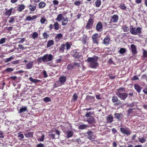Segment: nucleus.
I'll use <instances>...</instances> for the list:
<instances>
[{
	"label": "nucleus",
	"mask_w": 147,
	"mask_h": 147,
	"mask_svg": "<svg viewBox=\"0 0 147 147\" xmlns=\"http://www.w3.org/2000/svg\"><path fill=\"white\" fill-rule=\"evenodd\" d=\"M98 57L94 56L93 57H89L87 61L89 63L90 66L93 68H96L99 64L97 62Z\"/></svg>",
	"instance_id": "nucleus-1"
},
{
	"label": "nucleus",
	"mask_w": 147,
	"mask_h": 147,
	"mask_svg": "<svg viewBox=\"0 0 147 147\" xmlns=\"http://www.w3.org/2000/svg\"><path fill=\"white\" fill-rule=\"evenodd\" d=\"M124 92V88H121L118 89L116 92L117 95L121 100H125L128 96V94Z\"/></svg>",
	"instance_id": "nucleus-2"
},
{
	"label": "nucleus",
	"mask_w": 147,
	"mask_h": 147,
	"mask_svg": "<svg viewBox=\"0 0 147 147\" xmlns=\"http://www.w3.org/2000/svg\"><path fill=\"white\" fill-rule=\"evenodd\" d=\"M142 29L140 27H138L137 28H132L131 29L130 32L133 35L138 34L141 33Z\"/></svg>",
	"instance_id": "nucleus-3"
},
{
	"label": "nucleus",
	"mask_w": 147,
	"mask_h": 147,
	"mask_svg": "<svg viewBox=\"0 0 147 147\" xmlns=\"http://www.w3.org/2000/svg\"><path fill=\"white\" fill-rule=\"evenodd\" d=\"M53 58V56L51 54H46L43 56V59L44 62L51 61Z\"/></svg>",
	"instance_id": "nucleus-4"
},
{
	"label": "nucleus",
	"mask_w": 147,
	"mask_h": 147,
	"mask_svg": "<svg viewBox=\"0 0 147 147\" xmlns=\"http://www.w3.org/2000/svg\"><path fill=\"white\" fill-rule=\"evenodd\" d=\"M88 136V138L90 140L93 141L95 139V136L93 134V132L90 131L88 130L87 132Z\"/></svg>",
	"instance_id": "nucleus-5"
},
{
	"label": "nucleus",
	"mask_w": 147,
	"mask_h": 147,
	"mask_svg": "<svg viewBox=\"0 0 147 147\" xmlns=\"http://www.w3.org/2000/svg\"><path fill=\"white\" fill-rule=\"evenodd\" d=\"M34 64V62L33 61L28 62L26 63V67L27 69H30L33 67Z\"/></svg>",
	"instance_id": "nucleus-6"
},
{
	"label": "nucleus",
	"mask_w": 147,
	"mask_h": 147,
	"mask_svg": "<svg viewBox=\"0 0 147 147\" xmlns=\"http://www.w3.org/2000/svg\"><path fill=\"white\" fill-rule=\"evenodd\" d=\"M103 26L101 22H99L96 24V29L98 32H101L102 30Z\"/></svg>",
	"instance_id": "nucleus-7"
},
{
	"label": "nucleus",
	"mask_w": 147,
	"mask_h": 147,
	"mask_svg": "<svg viewBox=\"0 0 147 147\" xmlns=\"http://www.w3.org/2000/svg\"><path fill=\"white\" fill-rule=\"evenodd\" d=\"M119 17L117 15H113L110 20V22L111 23H116L117 22L118 20Z\"/></svg>",
	"instance_id": "nucleus-8"
},
{
	"label": "nucleus",
	"mask_w": 147,
	"mask_h": 147,
	"mask_svg": "<svg viewBox=\"0 0 147 147\" xmlns=\"http://www.w3.org/2000/svg\"><path fill=\"white\" fill-rule=\"evenodd\" d=\"M93 24V20L92 18H90L89 19L87 22V24L86 26V28L87 29L91 28Z\"/></svg>",
	"instance_id": "nucleus-9"
},
{
	"label": "nucleus",
	"mask_w": 147,
	"mask_h": 147,
	"mask_svg": "<svg viewBox=\"0 0 147 147\" xmlns=\"http://www.w3.org/2000/svg\"><path fill=\"white\" fill-rule=\"evenodd\" d=\"M131 48L132 55H135L137 54V52L136 50V46L134 44H132L131 45Z\"/></svg>",
	"instance_id": "nucleus-10"
},
{
	"label": "nucleus",
	"mask_w": 147,
	"mask_h": 147,
	"mask_svg": "<svg viewBox=\"0 0 147 147\" xmlns=\"http://www.w3.org/2000/svg\"><path fill=\"white\" fill-rule=\"evenodd\" d=\"M114 116L115 118L119 121L121 120L123 118V115L121 113H115L114 115Z\"/></svg>",
	"instance_id": "nucleus-11"
},
{
	"label": "nucleus",
	"mask_w": 147,
	"mask_h": 147,
	"mask_svg": "<svg viewBox=\"0 0 147 147\" xmlns=\"http://www.w3.org/2000/svg\"><path fill=\"white\" fill-rule=\"evenodd\" d=\"M98 37V34H94L92 36V39L94 43L98 44L97 38Z\"/></svg>",
	"instance_id": "nucleus-12"
},
{
	"label": "nucleus",
	"mask_w": 147,
	"mask_h": 147,
	"mask_svg": "<svg viewBox=\"0 0 147 147\" xmlns=\"http://www.w3.org/2000/svg\"><path fill=\"white\" fill-rule=\"evenodd\" d=\"M120 131L124 134L127 136L129 135V129L127 128L121 127L120 128Z\"/></svg>",
	"instance_id": "nucleus-13"
},
{
	"label": "nucleus",
	"mask_w": 147,
	"mask_h": 147,
	"mask_svg": "<svg viewBox=\"0 0 147 147\" xmlns=\"http://www.w3.org/2000/svg\"><path fill=\"white\" fill-rule=\"evenodd\" d=\"M65 134L66 135L67 138H69L72 137L74 134V132L72 131H66Z\"/></svg>",
	"instance_id": "nucleus-14"
},
{
	"label": "nucleus",
	"mask_w": 147,
	"mask_h": 147,
	"mask_svg": "<svg viewBox=\"0 0 147 147\" xmlns=\"http://www.w3.org/2000/svg\"><path fill=\"white\" fill-rule=\"evenodd\" d=\"M112 102L113 103H115V104L117 105H119L121 103V102L120 100H118L116 96H114L112 99Z\"/></svg>",
	"instance_id": "nucleus-15"
},
{
	"label": "nucleus",
	"mask_w": 147,
	"mask_h": 147,
	"mask_svg": "<svg viewBox=\"0 0 147 147\" xmlns=\"http://www.w3.org/2000/svg\"><path fill=\"white\" fill-rule=\"evenodd\" d=\"M66 76H62L59 77V80L61 84H63L66 82Z\"/></svg>",
	"instance_id": "nucleus-16"
},
{
	"label": "nucleus",
	"mask_w": 147,
	"mask_h": 147,
	"mask_svg": "<svg viewBox=\"0 0 147 147\" xmlns=\"http://www.w3.org/2000/svg\"><path fill=\"white\" fill-rule=\"evenodd\" d=\"M134 87L135 89L138 93H140L141 92L142 88L140 86L139 84H135Z\"/></svg>",
	"instance_id": "nucleus-17"
},
{
	"label": "nucleus",
	"mask_w": 147,
	"mask_h": 147,
	"mask_svg": "<svg viewBox=\"0 0 147 147\" xmlns=\"http://www.w3.org/2000/svg\"><path fill=\"white\" fill-rule=\"evenodd\" d=\"M110 40V38L108 36H106L104 39L103 43L106 45H107L109 44V41Z\"/></svg>",
	"instance_id": "nucleus-18"
},
{
	"label": "nucleus",
	"mask_w": 147,
	"mask_h": 147,
	"mask_svg": "<svg viewBox=\"0 0 147 147\" xmlns=\"http://www.w3.org/2000/svg\"><path fill=\"white\" fill-rule=\"evenodd\" d=\"M86 121L89 124H91L94 122V119L93 117H91L90 118H88Z\"/></svg>",
	"instance_id": "nucleus-19"
},
{
	"label": "nucleus",
	"mask_w": 147,
	"mask_h": 147,
	"mask_svg": "<svg viewBox=\"0 0 147 147\" xmlns=\"http://www.w3.org/2000/svg\"><path fill=\"white\" fill-rule=\"evenodd\" d=\"M30 10L32 11H34L36 9V5L34 4V5H30L28 6Z\"/></svg>",
	"instance_id": "nucleus-20"
},
{
	"label": "nucleus",
	"mask_w": 147,
	"mask_h": 147,
	"mask_svg": "<svg viewBox=\"0 0 147 147\" xmlns=\"http://www.w3.org/2000/svg\"><path fill=\"white\" fill-rule=\"evenodd\" d=\"M113 117L112 115H109L107 117V123H110L113 121Z\"/></svg>",
	"instance_id": "nucleus-21"
},
{
	"label": "nucleus",
	"mask_w": 147,
	"mask_h": 147,
	"mask_svg": "<svg viewBox=\"0 0 147 147\" xmlns=\"http://www.w3.org/2000/svg\"><path fill=\"white\" fill-rule=\"evenodd\" d=\"M62 37V35L61 33L58 34L55 37V40L56 41H58Z\"/></svg>",
	"instance_id": "nucleus-22"
},
{
	"label": "nucleus",
	"mask_w": 147,
	"mask_h": 147,
	"mask_svg": "<svg viewBox=\"0 0 147 147\" xmlns=\"http://www.w3.org/2000/svg\"><path fill=\"white\" fill-rule=\"evenodd\" d=\"M46 6V3L43 1H41L38 4V7L40 9H42Z\"/></svg>",
	"instance_id": "nucleus-23"
},
{
	"label": "nucleus",
	"mask_w": 147,
	"mask_h": 147,
	"mask_svg": "<svg viewBox=\"0 0 147 147\" xmlns=\"http://www.w3.org/2000/svg\"><path fill=\"white\" fill-rule=\"evenodd\" d=\"M54 44V41L53 40H48L47 44V48H48L52 46H53Z\"/></svg>",
	"instance_id": "nucleus-24"
},
{
	"label": "nucleus",
	"mask_w": 147,
	"mask_h": 147,
	"mask_svg": "<svg viewBox=\"0 0 147 147\" xmlns=\"http://www.w3.org/2000/svg\"><path fill=\"white\" fill-rule=\"evenodd\" d=\"M13 9L12 8H11L10 9L6 11L5 12V14L6 16H9L12 12V10Z\"/></svg>",
	"instance_id": "nucleus-25"
},
{
	"label": "nucleus",
	"mask_w": 147,
	"mask_h": 147,
	"mask_svg": "<svg viewBox=\"0 0 147 147\" xmlns=\"http://www.w3.org/2000/svg\"><path fill=\"white\" fill-rule=\"evenodd\" d=\"M38 36V33L36 32H33L30 35V37H32L34 39L36 38Z\"/></svg>",
	"instance_id": "nucleus-26"
},
{
	"label": "nucleus",
	"mask_w": 147,
	"mask_h": 147,
	"mask_svg": "<svg viewBox=\"0 0 147 147\" xmlns=\"http://www.w3.org/2000/svg\"><path fill=\"white\" fill-rule=\"evenodd\" d=\"M25 7L24 5L22 4L19 5L18 7L17 10L20 11H22L24 9Z\"/></svg>",
	"instance_id": "nucleus-27"
},
{
	"label": "nucleus",
	"mask_w": 147,
	"mask_h": 147,
	"mask_svg": "<svg viewBox=\"0 0 147 147\" xmlns=\"http://www.w3.org/2000/svg\"><path fill=\"white\" fill-rule=\"evenodd\" d=\"M29 79L31 82L35 84L40 82V80L36 79H34L32 77H30L29 78Z\"/></svg>",
	"instance_id": "nucleus-28"
},
{
	"label": "nucleus",
	"mask_w": 147,
	"mask_h": 147,
	"mask_svg": "<svg viewBox=\"0 0 147 147\" xmlns=\"http://www.w3.org/2000/svg\"><path fill=\"white\" fill-rule=\"evenodd\" d=\"M88 127L87 125L82 124L80 125L78 127V129H83L86 128Z\"/></svg>",
	"instance_id": "nucleus-29"
},
{
	"label": "nucleus",
	"mask_w": 147,
	"mask_h": 147,
	"mask_svg": "<svg viewBox=\"0 0 147 147\" xmlns=\"http://www.w3.org/2000/svg\"><path fill=\"white\" fill-rule=\"evenodd\" d=\"M33 132H28L25 134V136L26 138H29L32 137L33 135Z\"/></svg>",
	"instance_id": "nucleus-30"
},
{
	"label": "nucleus",
	"mask_w": 147,
	"mask_h": 147,
	"mask_svg": "<svg viewBox=\"0 0 147 147\" xmlns=\"http://www.w3.org/2000/svg\"><path fill=\"white\" fill-rule=\"evenodd\" d=\"M138 140L140 142L144 143L146 141V139L144 137H141L138 138Z\"/></svg>",
	"instance_id": "nucleus-31"
},
{
	"label": "nucleus",
	"mask_w": 147,
	"mask_h": 147,
	"mask_svg": "<svg viewBox=\"0 0 147 147\" xmlns=\"http://www.w3.org/2000/svg\"><path fill=\"white\" fill-rule=\"evenodd\" d=\"M63 18L62 15L61 14H59L58 15L56 20L58 22H60Z\"/></svg>",
	"instance_id": "nucleus-32"
},
{
	"label": "nucleus",
	"mask_w": 147,
	"mask_h": 147,
	"mask_svg": "<svg viewBox=\"0 0 147 147\" xmlns=\"http://www.w3.org/2000/svg\"><path fill=\"white\" fill-rule=\"evenodd\" d=\"M65 45H61L60 47L59 48V51L61 52H63L64 51V49H65Z\"/></svg>",
	"instance_id": "nucleus-33"
},
{
	"label": "nucleus",
	"mask_w": 147,
	"mask_h": 147,
	"mask_svg": "<svg viewBox=\"0 0 147 147\" xmlns=\"http://www.w3.org/2000/svg\"><path fill=\"white\" fill-rule=\"evenodd\" d=\"M73 52H76L75 54L73 55V56L75 58L79 57L81 56L80 54V53L77 52L75 50Z\"/></svg>",
	"instance_id": "nucleus-34"
},
{
	"label": "nucleus",
	"mask_w": 147,
	"mask_h": 147,
	"mask_svg": "<svg viewBox=\"0 0 147 147\" xmlns=\"http://www.w3.org/2000/svg\"><path fill=\"white\" fill-rule=\"evenodd\" d=\"M96 7H99L101 4V1L100 0H97L95 2Z\"/></svg>",
	"instance_id": "nucleus-35"
},
{
	"label": "nucleus",
	"mask_w": 147,
	"mask_h": 147,
	"mask_svg": "<svg viewBox=\"0 0 147 147\" xmlns=\"http://www.w3.org/2000/svg\"><path fill=\"white\" fill-rule=\"evenodd\" d=\"M66 47V49L67 50H68L70 48L71 46V42H67L66 43L65 45Z\"/></svg>",
	"instance_id": "nucleus-36"
},
{
	"label": "nucleus",
	"mask_w": 147,
	"mask_h": 147,
	"mask_svg": "<svg viewBox=\"0 0 147 147\" xmlns=\"http://www.w3.org/2000/svg\"><path fill=\"white\" fill-rule=\"evenodd\" d=\"M14 56L13 55H12L8 58L6 59L5 60V62L7 63L11 61L14 59Z\"/></svg>",
	"instance_id": "nucleus-37"
},
{
	"label": "nucleus",
	"mask_w": 147,
	"mask_h": 147,
	"mask_svg": "<svg viewBox=\"0 0 147 147\" xmlns=\"http://www.w3.org/2000/svg\"><path fill=\"white\" fill-rule=\"evenodd\" d=\"M26 111L27 109L26 107H24L21 108L20 109L19 113H24Z\"/></svg>",
	"instance_id": "nucleus-38"
},
{
	"label": "nucleus",
	"mask_w": 147,
	"mask_h": 147,
	"mask_svg": "<svg viewBox=\"0 0 147 147\" xmlns=\"http://www.w3.org/2000/svg\"><path fill=\"white\" fill-rule=\"evenodd\" d=\"M93 114V112L92 111H90L89 112H86L85 114V116L86 117H90Z\"/></svg>",
	"instance_id": "nucleus-39"
},
{
	"label": "nucleus",
	"mask_w": 147,
	"mask_h": 147,
	"mask_svg": "<svg viewBox=\"0 0 147 147\" xmlns=\"http://www.w3.org/2000/svg\"><path fill=\"white\" fill-rule=\"evenodd\" d=\"M15 18L14 17H11L9 18L8 22L10 23H13L15 21Z\"/></svg>",
	"instance_id": "nucleus-40"
},
{
	"label": "nucleus",
	"mask_w": 147,
	"mask_h": 147,
	"mask_svg": "<svg viewBox=\"0 0 147 147\" xmlns=\"http://www.w3.org/2000/svg\"><path fill=\"white\" fill-rule=\"evenodd\" d=\"M54 26L55 30H57L59 29V25L57 22H55Z\"/></svg>",
	"instance_id": "nucleus-41"
},
{
	"label": "nucleus",
	"mask_w": 147,
	"mask_h": 147,
	"mask_svg": "<svg viewBox=\"0 0 147 147\" xmlns=\"http://www.w3.org/2000/svg\"><path fill=\"white\" fill-rule=\"evenodd\" d=\"M87 40L86 36H85L83 37L82 41V43L83 45L86 44Z\"/></svg>",
	"instance_id": "nucleus-42"
},
{
	"label": "nucleus",
	"mask_w": 147,
	"mask_h": 147,
	"mask_svg": "<svg viewBox=\"0 0 147 147\" xmlns=\"http://www.w3.org/2000/svg\"><path fill=\"white\" fill-rule=\"evenodd\" d=\"M18 137L20 140H21L24 138V136L23 134L21 132H20L18 134Z\"/></svg>",
	"instance_id": "nucleus-43"
},
{
	"label": "nucleus",
	"mask_w": 147,
	"mask_h": 147,
	"mask_svg": "<svg viewBox=\"0 0 147 147\" xmlns=\"http://www.w3.org/2000/svg\"><path fill=\"white\" fill-rule=\"evenodd\" d=\"M42 36L44 39H47L49 37V35L46 32H45L43 33Z\"/></svg>",
	"instance_id": "nucleus-44"
},
{
	"label": "nucleus",
	"mask_w": 147,
	"mask_h": 147,
	"mask_svg": "<svg viewBox=\"0 0 147 147\" xmlns=\"http://www.w3.org/2000/svg\"><path fill=\"white\" fill-rule=\"evenodd\" d=\"M78 97V95L76 93L74 94L73 96V99L72 100L74 102L77 99Z\"/></svg>",
	"instance_id": "nucleus-45"
},
{
	"label": "nucleus",
	"mask_w": 147,
	"mask_h": 147,
	"mask_svg": "<svg viewBox=\"0 0 147 147\" xmlns=\"http://www.w3.org/2000/svg\"><path fill=\"white\" fill-rule=\"evenodd\" d=\"M45 137V135L42 134L41 137H39L38 139L39 141L42 142L44 141Z\"/></svg>",
	"instance_id": "nucleus-46"
},
{
	"label": "nucleus",
	"mask_w": 147,
	"mask_h": 147,
	"mask_svg": "<svg viewBox=\"0 0 147 147\" xmlns=\"http://www.w3.org/2000/svg\"><path fill=\"white\" fill-rule=\"evenodd\" d=\"M44 101L45 102H48L51 101V99L49 97H46L43 99Z\"/></svg>",
	"instance_id": "nucleus-47"
},
{
	"label": "nucleus",
	"mask_w": 147,
	"mask_h": 147,
	"mask_svg": "<svg viewBox=\"0 0 147 147\" xmlns=\"http://www.w3.org/2000/svg\"><path fill=\"white\" fill-rule=\"evenodd\" d=\"M6 40V38H1L0 40V45L4 43Z\"/></svg>",
	"instance_id": "nucleus-48"
},
{
	"label": "nucleus",
	"mask_w": 147,
	"mask_h": 147,
	"mask_svg": "<svg viewBox=\"0 0 147 147\" xmlns=\"http://www.w3.org/2000/svg\"><path fill=\"white\" fill-rule=\"evenodd\" d=\"M13 69L11 68H7L4 70V71H6L7 72H10L13 71Z\"/></svg>",
	"instance_id": "nucleus-49"
},
{
	"label": "nucleus",
	"mask_w": 147,
	"mask_h": 147,
	"mask_svg": "<svg viewBox=\"0 0 147 147\" xmlns=\"http://www.w3.org/2000/svg\"><path fill=\"white\" fill-rule=\"evenodd\" d=\"M46 20V19L45 18V17H42L41 19L40 22L41 24H43L44 23Z\"/></svg>",
	"instance_id": "nucleus-50"
},
{
	"label": "nucleus",
	"mask_w": 147,
	"mask_h": 147,
	"mask_svg": "<svg viewBox=\"0 0 147 147\" xmlns=\"http://www.w3.org/2000/svg\"><path fill=\"white\" fill-rule=\"evenodd\" d=\"M67 69H69L71 70L74 68V66L73 64L69 65L67 67Z\"/></svg>",
	"instance_id": "nucleus-51"
},
{
	"label": "nucleus",
	"mask_w": 147,
	"mask_h": 147,
	"mask_svg": "<svg viewBox=\"0 0 147 147\" xmlns=\"http://www.w3.org/2000/svg\"><path fill=\"white\" fill-rule=\"evenodd\" d=\"M126 52V49L124 48H121L119 50V53L121 54H123Z\"/></svg>",
	"instance_id": "nucleus-52"
},
{
	"label": "nucleus",
	"mask_w": 147,
	"mask_h": 147,
	"mask_svg": "<svg viewBox=\"0 0 147 147\" xmlns=\"http://www.w3.org/2000/svg\"><path fill=\"white\" fill-rule=\"evenodd\" d=\"M73 65L74 66V68H75L76 67H78L80 66V63H77V62H74V63L73 64Z\"/></svg>",
	"instance_id": "nucleus-53"
},
{
	"label": "nucleus",
	"mask_w": 147,
	"mask_h": 147,
	"mask_svg": "<svg viewBox=\"0 0 147 147\" xmlns=\"http://www.w3.org/2000/svg\"><path fill=\"white\" fill-rule=\"evenodd\" d=\"M139 79V78L138 76H135L131 78V80H132L134 81L138 80Z\"/></svg>",
	"instance_id": "nucleus-54"
},
{
	"label": "nucleus",
	"mask_w": 147,
	"mask_h": 147,
	"mask_svg": "<svg viewBox=\"0 0 147 147\" xmlns=\"http://www.w3.org/2000/svg\"><path fill=\"white\" fill-rule=\"evenodd\" d=\"M81 3V1H76L74 3V4L77 6H79Z\"/></svg>",
	"instance_id": "nucleus-55"
},
{
	"label": "nucleus",
	"mask_w": 147,
	"mask_h": 147,
	"mask_svg": "<svg viewBox=\"0 0 147 147\" xmlns=\"http://www.w3.org/2000/svg\"><path fill=\"white\" fill-rule=\"evenodd\" d=\"M49 136L51 139H53L55 138V135L53 134H50L49 135Z\"/></svg>",
	"instance_id": "nucleus-56"
},
{
	"label": "nucleus",
	"mask_w": 147,
	"mask_h": 147,
	"mask_svg": "<svg viewBox=\"0 0 147 147\" xmlns=\"http://www.w3.org/2000/svg\"><path fill=\"white\" fill-rule=\"evenodd\" d=\"M143 55L144 57H147V51L144 50H143Z\"/></svg>",
	"instance_id": "nucleus-57"
},
{
	"label": "nucleus",
	"mask_w": 147,
	"mask_h": 147,
	"mask_svg": "<svg viewBox=\"0 0 147 147\" xmlns=\"http://www.w3.org/2000/svg\"><path fill=\"white\" fill-rule=\"evenodd\" d=\"M53 4L55 5H58L59 2L58 1L54 0L53 1Z\"/></svg>",
	"instance_id": "nucleus-58"
},
{
	"label": "nucleus",
	"mask_w": 147,
	"mask_h": 147,
	"mask_svg": "<svg viewBox=\"0 0 147 147\" xmlns=\"http://www.w3.org/2000/svg\"><path fill=\"white\" fill-rule=\"evenodd\" d=\"M31 20H32L31 17L30 16H28L26 18V21H30Z\"/></svg>",
	"instance_id": "nucleus-59"
},
{
	"label": "nucleus",
	"mask_w": 147,
	"mask_h": 147,
	"mask_svg": "<svg viewBox=\"0 0 147 147\" xmlns=\"http://www.w3.org/2000/svg\"><path fill=\"white\" fill-rule=\"evenodd\" d=\"M43 75H44V77L46 78L48 77V75L46 71L44 70L43 72Z\"/></svg>",
	"instance_id": "nucleus-60"
},
{
	"label": "nucleus",
	"mask_w": 147,
	"mask_h": 147,
	"mask_svg": "<svg viewBox=\"0 0 147 147\" xmlns=\"http://www.w3.org/2000/svg\"><path fill=\"white\" fill-rule=\"evenodd\" d=\"M43 56L42 57L38 58V61L41 62L42 61L44 62V61L43 59Z\"/></svg>",
	"instance_id": "nucleus-61"
},
{
	"label": "nucleus",
	"mask_w": 147,
	"mask_h": 147,
	"mask_svg": "<svg viewBox=\"0 0 147 147\" xmlns=\"http://www.w3.org/2000/svg\"><path fill=\"white\" fill-rule=\"evenodd\" d=\"M25 40V38H23L21 39L19 41L18 43L20 44L23 43Z\"/></svg>",
	"instance_id": "nucleus-62"
},
{
	"label": "nucleus",
	"mask_w": 147,
	"mask_h": 147,
	"mask_svg": "<svg viewBox=\"0 0 147 147\" xmlns=\"http://www.w3.org/2000/svg\"><path fill=\"white\" fill-rule=\"evenodd\" d=\"M19 48L21 50L25 49L24 47L21 45H18Z\"/></svg>",
	"instance_id": "nucleus-63"
},
{
	"label": "nucleus",
	"mask_w": 147,
	"mask_h": 147,
	"mask_svg": "<svg viewBox=\"0 0 147 147\" xmlns=\"http://www.w3.org/2000/svg\"><path fill=\"white\" fill-rule=\"evenodd\" d=\"M123 29L124 32H126L128 31V28L126 26H124L123 27Z\"/></svg>",
	"instance_id": "nucleus-64"
}]
</instances>
